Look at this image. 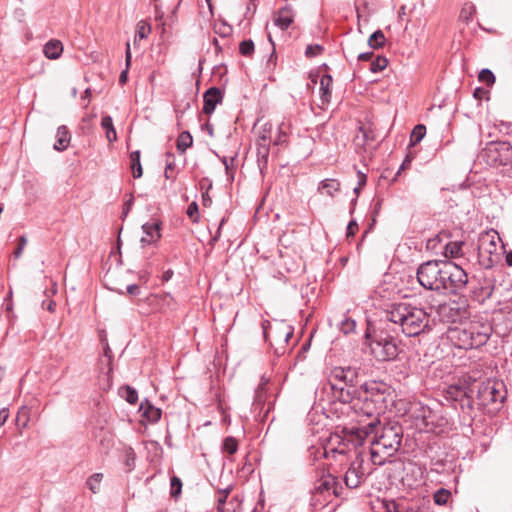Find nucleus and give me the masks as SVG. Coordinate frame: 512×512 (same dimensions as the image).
I'll list each match as a JSON object with an SVG mask.
<instances>
[{
  "instance_id": "nucleus-61",
  "label": "nucleus",
  "mask_w": 512,
  "mask_h": 512,
  "mask_svg": "<svg viewBox=\"0 0 512 512\" xmlns=\"http://www.w3.org/2000/svg\"><path fill=\"white\" fill-rule=\"evenodd\" d=\"M42 307L47 309L50 312H54L55 311V307H56V303L53 300H49L48 302L43 301Z\"/></svg>"
},
{
  "instance_id": "nucleus-4",
  "label": "nucleus",
  "mask_w": 512,
  "mask_h": 512,
  "mask_svg": "<svg viewBox=\"0 0 512 512\" xmlns=\"http://www.w3.org/2000/svg\"><path fill=\"white\" fill-rule=\"evenodd\" d=\"M355 409L371 420L367 424L353 426V430L347 433L346 438L352 442L353 448L362 446L365 439L376 430L380 423L378 417L386 410L385 397L381 393H366L355 404Z\"/></svg>"
},
{
  "instance_id": "nucleus-25",
  "label": "nucleus",
  "mask_w": 512,
  "mask_h": 512,
  "mask_svg": "<svg viewBox=\"0 0 512 512\" xmlns=\"http://www.w3.org/2000/svg\"><path fill=\"white\" fill-rule=\"evenodd\" d=\"M452 237V234L448 231H441L434 237L428 239L426 247L430 250H436L438 248V245L442 244L443 242H447Z\"/></svg>"
},
{
  "instance_id": "nucleus-62",
  "label": "nucleus",
  "mask_w": 512,
  "mask_h": 512,
  "mask_svg": "<svg viewBox=\"0 0 512 512\" xmlns=\"http://www.w3.org/2000/svg\"><path fill=\"white\" fill-rule=\"evenodd\" d=\"M9 416V412L6 408L0 410V427L5 424Z\"/></svg>"
},
{
  "instance_id": "nucleus-39",
  "label": "nucleus",
  "mask_w": 512,
  "mask_h": 512,
  "mask_svg": "<svg viewBox=\"0 0 512 512\" xmlns=\"http://www.w3.org/2000/svg\"><path fill=\"white\" fill-rule=\"evenodd\" d=\"M473 389L468 391L466 395L459 401L460 407L465 412H471L474 408V400L472 398Z\"/></svg>"
},
{
  "instance_id": "nucleus-49",
  "label": "nucleus",
  "mask_w": 512,
  "mask_h": 512,
  "mask_svg": "<svg viewBox=\"0 0 512 512\" xmlns=\"http://www.w3.org/2000/svg\"><path fill=\"white\" fill-rule=\"evenodd\" d=\"M187 215L193 222L198 221V205L196 202H192L189 204L187 208Z\"/></svg>"
},
{
  "instance_id": "nucleus-60",
  "label": "nucleus",
  "mask_w": 512,
  "mask_h": 512,
  "mask_svg": "<svg viewBox=\"0 0 512 512\" xmlns=\"http://www.w3.org/2000/svg\"><path fill=\"white\" fill-rule=\"evenodd\" d=\"M358 230V224L355 221H350L347 225V237L353 236Z\"/></svg>"
},
{
  "instance_id": "nucleus-32",
  "label": "nucleus",
  "mask_w": 512,
  "mask_h": 512,
  "mask_svg": "<svg viewBox=\"0 0 512 512\" xmlns=\"http://www.w3.org/2000/svg\"><path fill=\"white\" fill-rule=\"evenodd\" d=\"M426 134V127L423 124L416 125L410 135V145L418 144Z\"/></svg>"
},
{
  "instance_id": "nucleus-46",
  "label": "nucleus",
  "mask_w": 512,
  "mask_h": 512,
  "mask_svg": "<svg viewBox=\"0 0 512 512\" xmlns=\"http://www.w3.org/2000/svg\"><path fill=\"white\" fill-rule=\"evenodd\" d=\"M359 133H361V135H356L355 137V143L356 145L358 146H364L367 144V142L369 140H372V138L370 137L369 135V132L366 131L363 127H360L359 128Z\"/></svg>"
},
{
  "instance_id": "nucleus-51",
  "label": "nucleus",
  "mask_w": 512,
  "mask_h": 512,
  "mask_svg": "<svg viewBox=\"0 0 512 512\" xmlns=\"http://www.w3.org/2000/svg\"><path fill=\"white\" fill-rule=\"evenodd\" d=\"M286 138H287V135H286V132L284 131V123H282L281 125H279L278 136L274 140V145L284 144L286 142Z\"/></svg>"
},
{
  "instance_id": "nucleus-41",
  "label": "nucleus",
  "mask_w": 512,
  "mask_h": 512,
  "mask_svg": "<svg viewBox=\"0 0 512 512\" xmlns=\"http://www.w3.org/2000/svg\"><path fill=\"white\" fill-rule=\"evenodd\" d=\"M271 131H272V125L270 123L263 124L259 130V135H258L257 141L270 144Z\"/></svg>"
},
{
  "instance_id": "nucleus-19",
  "label": "nucleus",
  "mask_w": 512,
  "mask_h": 512,
  "mask_svg": "<svg viewBox=\"0 0 512 512\" xmlns=\"http://www.w3.org/2000/svg\"><path fill=\"white\" fill-rule=\"evenodd\" d=\"M464 245V241L462 240H454L452 241L451 238L445 242L443 249H444V255L447 258H458L463 256V250L462 247Z\"/></svg>"
},
{
  "instance_id": "nucleus-37",
  "label": "nucleus",
  "mask_w": 512,
  "mask_h": 512,
  "mask_svg": "<svg viewBox=\"0 0 512 512\" xmlns=\"http://www.w3.org/2000/svg\"><path fill=\"white\" fill-rule=\"evenodd\" d=\"M451 496V493L449 490L447 489H444V488H440L439 490H437L435 493H434V496H433V499H434V502L437 504V505H445L449 498Z\"/></svg>"
},
{
  "instance_id": "nucleus-29",
  "label": "nucleus",
  "mask_w": 512,
  "mask_h": 512,
  "mask_svg": "<svg viewBox=\"0 0 512 512\" xmlns=\"http://www.w3.org/2000/svg\"><path fill=\"white\" fill-rule=\"evenodd\" d=\"M119 394L130 404H135L138 400L137 391L129 385L121 387L119 389Z\"/></svg>"
},
{
  "instance_id": "nucleus-10",
  "label": "nucleus",
  "mask_w": 512,
  "mask_h": 512,
  "mask_svg": "<svg viewBox=\"0 0 512 512\" xmlns=\"http://www.w3.org/2000/svg\"><path fill=\"white\" fill-rule=\"evenodd\" d=\"M307 433H308V458L310 465L316 466L318 460V453L320 444V436L318 433L320 428L318 427L320 422V416L315 405L311 408L307 415Z\"/></svg>"
},
{
  "instance_id": "nucleus-33",
  "label": "nucleus",
  "mask_w": 512,
  "mask_h": 512,
  "mask_svg": "<svg viewBox=\"0 0 512 512\" xmlns=\"http://www.w3.org/2000/svg\"><path fill=\"white\" fill-rule=\"evenodd\" d=\"M468 391H471L470 387L450 386L447 390V394L449 395L450 398L459 402Z\"/></svg>"
},
{
  "instance_id": "nucleus-47",
  "label": "nucleus",
  "mask_w": 512,
  "mask_h": 512,
  "mask_svg": "<svg viewBox=\"0 0 512 512\" xmlns=\"http://www.w3.org/2000/svg\"><path fill=\"white\" fill-rule=\"evenodd\" d=\"M105 358H106V365L108 367L107 369V379L108 381L110 380V375H111V372H112V351L108 345V343L106 342L105 343V346H104V355H103Z\"/></svg>"
},
{
  "instance_id": "nucleus-45",
  "label": "nucleus",
  "mask_w": 512,
  "mask_h": 512,
  "mask_svg": "<svg viewBox=\"0 0 512 512\" xmlns=\"http://www.w3.org/2000/svg\"><path fill=\"white\" fill-rule=\"evenodd\" d=\"M239 51L243 56H251L254 52V43L252 40H244L239 45Z\"/></svg>"
},
{
  "instance_id": "nucleus-6",
  "label": "nucleus",
  "mask_w": 512,
  "mask_h": 512,
  "mask_svg": "<svg viewBox=\"0 0 512 512\" xmlns=\"http://www.w3.org/2000/svg\"><path fill=\"white\" fill-rule=\"evenodd\" d=\"M492 328L488 323L469 321L449 330V338L460 349H474L486 344Z\"/></svg>"
},
{
  "instance_id": "nucleus-15",
  "label": "nucleus",
  "mask_w": 512,
  "mask_h": 512,
  "mask_svg": "<svg viewBox=\"0 0 512 512\" xmlns=\"http://www.w3.org/2000/svg\"><path fill=\"white\" fill-rule=\"evenodd\" d=\"M338 488L339 483L337 477L330 470L327 475H325L322 470V497H324L325 494L339 496Z\"/></svg>"
},
{
  "instance_id": "nucleus-43",
  "label": "nucleus",
  "mask_w": 512,
  "mask_h": 512,
  "mask_svg": "<svg viewBox=\"0 0 512 512\" xmlns=\"http://www.w3.org/2000/svg\"><path fill=\"white\" fill-rule=\"evenodd\" d=\"M478 79L480 82H483L487 84L488 86H491L495 83V75L493 72L487 68L482 69L479 72Z\"/></svg>"
},
{
  "instance_id": "nucleus-20",
  "label": "nucleus",
  "mask_w": 512,
  "mask_h": 512,
  "mask_svg": "<svg viewBox=\"0 0 512 512\" xmlns=\"http://www.w3.org/2000/svg\"><path fill=\"white\" fill-rule=\"evenodd\" d=\"M293 335V330L289 325H286L283 322L277 323L274 326V332H272L271 336L276 342H284L287 343L289 338Z\"/></svg>"
},
{
  "instance_id": "nucleus-56",
  "label": "nucleus",
  "mask_w": 512,
  "mask_h": 512,
  "mask_svg": "<svg viewBox=\"0 0 512 512\" xmlns=\"http://www.w3.org/2000/svg\"><path fill=\"white\" fill-rule=\"evenodd\" d=\"M27 244V239L25 236H21L19 238V244H18V247L16 248V250L14 251V256L15 258H19L25 248Z\"/></svg>"
},
{
  "instance_id": "nucleus-42",
  "label": "nucleus",
  "mask_w": 512,
  "mask_h": 512,
  "mask_svg": "<svg viewBox=\"0 0 512 512\" xmlns=\"http://www.w3.org/2000/svg\"><path fill=\"white\" fill-rule=\"evenodd\" d=\"M268 381L269 380L264 376L261 378V381L258 384L257 389L255 391V402L262 403L264 401V393L266 391Z\"/></svg>"
},
{
  "instance_id": "nucleus-22",
  "label": "nucleus",
  "mask_w": 512,
  "mask_h": 512,
  "mask_svg": "<svg viewBox=\"0 0 512 512\" xmlns=\"http://www.w3.org/2000/svg\"><path fill=\"white\" fill-rule=\"evenodd\" d=\"M56 138H57V140H56V143L54 144V149H56L58 151L65 150L68 147L70 140H71L70 132L68 131L66 126L58 127L57 133H56Z\"/></svg>"
},
{
  "instance_id": "nucleus-50",
  "label": "nucleus",
  "mask_w": 512,
  "mask_h": 512,
  "mask_svg": "<svg viewBox=\"0 0 512 512\" xmlns=\"http://www.w3.org/2000/svg\"><path fill=\"white\" fill-rule=\"evenodd\" d=\"M263 335L265 340H269L272 332H274V327L272 326L271 322L269 320H263L261 323Z\"/></svg>"
},
{
  "instance_id": "nucleus-36",
  "label": "nucleus",
  "mask_w": 512,
  "mask_h": 512,
  "mask_svg": "<svg viewBox=\"0 0 512 512\" xmlns=\"http://www.w3.org/2000/svg\"><path fill=\"white\" fill-rule=\"evenodd\" d=\"M222 449L229 455H233L238 450V441L234 437H226L223 441Z\"/></svg>"
},
{
  "instance_id": "nucleus-3",
  "label": "nucleus",
  "mask_w": 512,
  "mask_h": 512,
  "mask_svg": "<svg viewBox=\"0 0 512 512\" xmlns=\"http://www.w3.org/2000/svg\"><path fill=\"white\" fill-rule=\"evenodd\" d=\"M386 319L399 325L407 337L419 336L431 330L430 314L424 308L406 302L391 304L386 311Z\"/></svg>"
},
{
  "instance_id": "nucleus-48",
  "label": "nucleus",
  "mask_w": 512,
  "mask_h": 512,
  "mask_svg": "<svg viewBox=\"0 0 512 512\" xmlns=\"http://www.w3.org/2000/svg\"><path fill=\"white\" fill-rule=\"evenodd\" d=\"M355 327L356 322L349 318L342 320L340 324V330L346 335L353 332L355 330Z\"/></svg>"
},
{
  "instance_id": "nucleus-24",
  "label": "nucleus",
  "mask_w": 512,
  "mask_h": 512,
  "mask_svg": "<svg viewBox=\"0 0 512 512\" xmlns=\"http://www.w3.org/2000/svg\"><path fill=\"white\" fill-rule=\"evenodd\" d=\"M101 127L105 130L106 138L110 143L117 140V133L114 128L111 116L106 115L102 118Z\"/></svg>"
},
{
  "instance_id": "nucleus-17",
  "label": "nucleus",
  "mask_w": 512,
  "mask_h": 512,
  "mask_svg": "<svg viewBox=\"0 0 512 512\" xmlns=\"http://www.w3.org/2000/svg\"><path fill=\"white\" fill-rule=\"evenodd\" d=\"M145 236L141 238L143 245L151 244L160 239V224L158 222L146 223L142 226Z\"/></svg>"
},
{
  "instance_id": "nucleus-1",
  "label": "nucleus",
  "mask_w": 512,
  "mask_h": 512,
  "mask_svg": "<svg viewBox=\"0 0 512 512\" xmlns=\"http://www.w3.org/2000/svg\"><path fill=\"white\" fill-rule=\"evenodd\" d=\"M419 283L428 290L457 293L468 283L467 273L452 261L431 260L417 269Z\"/></svg>"
},
{
  "instance_id": "nucleus-58",
  "label": "nucleus",
  "mask_w": 512,
  "mask_h": 512,
  "mask_svg": "<svg viewBox=\"0 0 512 512\" xmlns=\"http://www.w3.org/2000/svg\"><path fill=\"white\" fill-rule=\"evenodd\" d=\"M474 11V6L470 5L468 8H463L460 13V18L464 19L465 21H469L472 12Z\"/></svg>"
},
{
  "instance_id": "nucleus-59",
  "label": "nucleus",
  "mask_w": 512,
  "mask_h": 512,
  "mask_svg": "<svg viewBox=\"0 0 512 512\" xmlns=\"http://www.w3.org/2000/svg\"><path fill=\"white\" fill-rule=\"evenodd\" d=\"M411 161H412V158L409 155H407L392 181L396 180V177L401 173L402 170H404L410 166Z\"/></svg>"
},
{
  "instance_id": "nucleus-31",
  "label": "nucleus",
  "mask_w": 512,
  "mask_h": 512,
  "mask_svg": "<svg viewBox=\"0 0 512 512\" xmlns=\"http://www.w3.org/2000/svg\"><path fill=\"white\" fill-rule=\"evenodd\" d=\"M150 32L151 26L145 21H139L136 26L134 44H136L138 40L147 38Z\"/></svg>"
},
{
  "instance_id": "nucleus-23",
  "label": "nucleus",
  "mask_w": 512,
  "mask_h": 512,
  "mask_svg": "<svg viewBox=\"0 0 512 512\" xmlns=\"http://www.w3.org/2000/svg\"><path fill=\"white\" fill-rule=\"evenodd\" d=\"M329 67L322 63V104L324 102H329L330 96V85L332 83V76L328 74Z\"/></svg>"
},
{
  "instance_id": "nucleus-16",
  "label": "nucleus",
  "mask_w": 512,
  "mask_h": 512,
  "mask_svg": "<svg viewBox=\"0 0 512 512\" xmlns=\"http://www.w3.org/2000/svg\"><path fill=\"white\" fill-rule=\"evenodd\" d=\"M293 17L294 14L291 6L286 5L275 14L274 24L281 30H285L293 22Z\"/></svg>"
},
{
  "instance_id": "nucleus-5",
  "label": "nucleus",
  "mask_w": 512,
  "mask_h": 512,
  "mask_svg": "<svg viewBox=\"0 0 512 512\" xmlns=\"http://www.w3.org/2000/svg\"><path fill=\"white\" fill-rule=\"evenodd\" d=\"M373 433L375 435L370 445L371 461L374 465L382 466L399 451L403 428L396 422L387 423Z\"/></svg>"
},
{
  "instance_id": "nucleus-53",
  "label": "nucleus",
  "mask_w": 512,
  "mask_h": 512,
  "mask_svg": "<svg viewBox=\"0 0 512 512\" xmlns=\"http://www.w3.org/2000/svg\"><path fill=\"white\" fill-rule=\"evenodd\" d=\"M174 169H175V162L167 159L166 166H165V172H164L166 179H174V175H173Z\"/></svg>"
},
{
  "instance_id": "nucleus-57",
  "label": "nucleus",
  "mask_w": 512,
  "mask_h": 512,
  "mask_svg": "<svg viewBox=\"0 0 512 512\" xmlns=\"http://www.w3.org/2000/svg\"><path fill=\"white\" fill-rule=\"evenodd\" d=\"M232 32V28L229 25L222 24L217 30L216 33L219 34L221 37L229 36Z\"/></svg>"
},
{
  "instance_id": "nucleus-30",
  "label": "nucleus",
  "mask_w": 512,
  "mask_h": 512,
  "mask_svg": "<svg viewBox=\"0 0 512 512\" xmlns=\"http://www.w3.org/2000/svg\"><path fill=\"white\" fill-rule=\"evenodd\" d=\"M384 43H385V36L381 30H377V31L373 32L368 39V45L373 49H379V48L383 47Z\"/></svg>"
},
{
  "instance_id": "nucleus-54",
  "label": "nucleus",
  "mask_w": 512,
  "mask_h": 512,
  "mask_svg": "<svg viewBox=\"0 0 512 512\" xmlns=\"http://www.w3.org/2000/svg\"><path fill=\"white\" fill-rule=\"evenodd\" d=\"M319 490H320V486H315L314 489L312 490V497L310 500L311 512H317V504L319 502L317 493Z\"/></svg>"
},
{
  "instance_id": "nucleus-44",
  "label": "nucleus",
  "mask_w": 512,
  "mask_h": 512,
  "mask_svg": "<svg viewBox=\"0 0 512 512\" xmlns=\"http://www.w3.org/2000/svg\"><path fill=\"white\" fill-rule=\"evenodd\" d=\"M256 145H257V156H258V160L262 159L263 161H267V157H268V154H269V143H264V142H260V141H257L256 142Z\"/></svg>"
},
{
  "instance_id": "nucleus-35",
  "label": "nucleus",
  "mask_w": 512,
  "mask_h": 512,
  "mask_svg": "<svg viewBox=\"0 0 512 512\" xmlns=\"http://www.w3.org/2000/svg\"><path fill=\"white\" fill-rule=\"evenodd\" d=\"M388 65V60L384 56H377L372 60L370 65V71L373 73H378L383 71Z\"/></svg>"
},
{
  "instance_id": "nucleus-63",
  "label": "nucleus",
  "mask_w": 512,
  "mask_h": 512,
  "mask_svg": "<svg viewBox=\"0 0 512 512\" xmlns=\"http://www.w3.org/2000/svg\"><path fill=\"white\" fill-rule=\"evenodd\" d=\"M374 53L373 52H364V53H360L358 55V60L360 61H369L372 59Z\"/></svg>"
},
{
  "instance_id": "nucleus-12",
  "label": "nucleus",
  "mask_w": 512,
  "mask_h": 512,
  "mask_svg": "<svg viewBox=\"0 0 512 512\" xmlns=\"http://www.w3.org/2000/svg\"><path fill=\"white\" fill-rule=\"evenodd\" d=\"M354 449L357 455L356 459L351 463L344 477L345 484L349 488H357L365 479L366 474L363 468L364 458L362 453L357 451V447Z\"/></svg>"
},
{
  "instance_id": "nucleus-55",
  "label": "nucleus",
  "mask_w": 512,
  "mask_h": 512,
  "mask_svg": "<svg viewBox=\"0 0 512 512\" xmlns=\"http://www.w3.org/2000/svg\"><path fill=\"white\" fill-rule=\"evenodd\" d=\"M227 496H228V491H223V492L219 493V496L217 499V510L219 512L224 511V506L226 503Z\"/></svg>"
},
{
  "instance_id": "nucleus-8",
  "label": "nucleus",
  "mask_w": 512,
  "mask_h": 512,
  "mask_svg": "<svg viewBox=\"0 0 512 512\" xmlns=\"http://www.w3.org/2000/svg\"><path fill=\"white\" fill-rule=\"evenodd\" d=\"M358 369L355 367H334L331 369L328 376V383L322 387V390L327 389V385L336 398H348L349 392L345 387H353L358 381Z\"/></svg>"
},
{
  "instance_id": "nucleus-52",
  "label": "nucleus",
  "mask_w": 512,
  "mask_h": 512,
  "mask_svg": "<svg viewBox=\"0 0 512 512\" xmlns=\"http://www.w3.org/2000/svg\"><path fill=\"white\" fill-rule=\"evenodd\" d=\"M320 51V45L319 44H310L306 47L305 49V56L307 58H313V57H316L318 55Z\"/></svg>"
},
{
  "instance_id": "nucleus-64",
  "label": "nucleus",
  "mask_w": 512,
  "mask_h": 512,
  "mask_svg": "<svg viewBox=\"0 0 512 512\" xmlns=\"http://www.w3.org/2000/svg\"><path fill=\"white\" fill-rule=\"evenodd\" d=\"M127 292L130 295H137L139 293V286L136 284H131L127 287Z\"/></svg>"
},
{
  "instance_id": "nucleus-9",
  "label": "nucleus",
  "mask_w": 512,
  "mask_h": 512,
  "mask_svg": "<svg viewBox=\"0 0 512 512\" xmlns=\"http://www.w3.org/2000/svg\"><path fill=\"white\" fill-rule=\"evenodd\" d=\"M506 389L502 381L488 379L481 382L477 389L478 405L487 407L490 404L502 403L506 398Z\"/></svg>"
},
{
  "instance_id": "nucleus-27",
  "label": "nucleus",
  "mask_w": 512,
  "mask_h": 512,
  "mask_svg": "<svg viewBox=\"0 0 512 512\" xmlns=\"http://www.w3.org/2000/svg\"><path fill=\"white\" fill-rule=\"evenodd\" d=\"M130 166L134 178L142 176V166L140 163V151H134L130 154Z\"/></svg>"
},
{
  "instance_id": "nucleus-26",
  "label": "nucleus",
  "mask_w": 512,
  "mask_h": 512,
  "mask_svg": "<svg viewBox=\"0 0 512 512\" xmlns=\"http://www.w3.org/2000/svg\"><path fill=\"white\" fill-rule=\"evenodd\" d=\"M479 242L480 249H485L490 254L496 251L497 245L494 235H489V233H486L480 237Z\"/></svg>"
},
{
  "instance_id": "nucleus-7",
  "label": "nucleus",
  "mask_w": 512,
  "mask_h": 512,
  "mask_svg": "<svg viewBox=\"0 0 512 512\" xmlns=\"http://www.w3.org/2000/svg\"><path fill=\"white\" fill-rule=\"evenodd\" d=\"M370 354L378 362L395 361L400 353L399 343L396 338L382 333H366Z\"/></svg>"
},
{
  "instance_id": "nucleus-11",
  "label": "nucleus",
  "mask_w": 512,
  "mask_h": 512,
  "mask_svg": "<svg viewBox=\"0 0 512 512\" xmlns=\"http://www.w3.org/2000/svg\"><path fill=\"white\" fill-rule=\"evenodd\" d=\"M488 162L495 166L512 164V146L508 142L492 143L486 150Z\"/></svg>"
},
{
  "instance_id": "nucleus-34",
  "label": "nucleus",
  "mask_w": 512,
  "mask_h": 512,
  "mask_svg": "<svg viewBox=\"0 0 512 512\" xmlns=\"http://www.w3.org/2000/svg\"><path fill=\"white\" fill-rule=\"evenodd\" d=\"M103 479L102 473H94L87 479V487L92 493H97L100 490V484Z\"/></svg>"
},
{
  "instance_id": "nucleus-18",
  "label": "nucleus",
  "mask_w": 512,
  "mask_h": 512,
  "mask_svg": "<svg viewBox=\"0 0 512 512\" xmlns=\"http://www.w3.org/2000/svg\"><path fill=\"white\" fill-rule=\"evenodd\" d=\"M493 290L494 286L490 282L485 281L484 284H479L478 286L473 287L471 291L472 298L478 303H484L492 296Z\"/></svg>"
},
{
  "instance_id": "nucleus-40",
  "label": "nucleus",
  "mask_w": 512,
  "mask_h": 512,
  "mask_svg": "<svg viewBox=\"0 0 512 512\" xmlns=\"http://www.w3.org/2000/svg\"><path fill=\"white\" fill-rule=\"evenodd\" d=\"M182 491V481L177 476H172L170 479V495L177 498Z\"/></svg>"
},
{
  "instance_id": "nucleus-38",
  "label": "nucleus",
  "mask_w": 512,
  "mask_h": 512,
  "mask_svg": "<svg viewBox=\"0 0 512 512\" xmlns=\"http://www.w3.org/2000/svg\"><path fill=\"white\" fill-rule=\"evenodd\" d=\"M320 77V68H314L312 69L308 74V79L306 83V88L308 91H313L315 86L318 83V79Z\"/></svg>"
},
{
  "instance_id": "nucleus-13",
  "label": "nucleus",
  "mask_w": 512,
  "mask_h": 512,
  "mask_svg": "<svg viewBox=\"0 0 512 512\" xmlns=\"http://www.w3.org/2000/svg\"><path fill=\"white\" fill-rule=\"evenodd\" d=\"M223 100V93L218 87H211L203 94V112L210 115L214 112L217 104Z\"/></svg>"
},
{
  "instance_id": "nucleus-21",
  "label": "nucleus",
  "mask_w": 512,
  "mask_h": 512,
  "mask_svg": "<svg viewBox=\"0 0 512 512\" xmlns=\"http://www.w3.org/2000/svg\"><path fill=\"white\" fill-rule=\"evenodd\" d=\"M63 52V45L61 41L52 39L44 45L43 53L51 60L58 59Z\"/></svg>"
},
{
  "instance_id": "nucleus-28",
  "label": "nucleus",
  "mask_w": 512,
  "mask_h": 512,
  "mask_svg": "<svg viewBox=\"0 0 512 512\" xmlns=\"http://www.w3.org/2000/svg\"><path fill=\"white\" fill-rule=\"evenodd\" d=\"M193 144V138L188 131L182 132L177 139V149L184 153Z\"/></svg>"
},
{
  "instance_id": "nucleus-2",
  "label": "nucleus",
  "mask_w": 512,
  "mask_h": 512,
  "mask_svg": "<svg viewBox=\"0 0 512 512\" xmlns=\"http://www.w3.org/2000/svg\"><path fill=\"white\" fill-rule=\"evenodd\" d=\"M328 409L322 411V440L326 438V444H322V457L329 458V453L339 454L344 457L346 449L352 442L346 438L348 432L353 430L344 426L346 419L345 409L347 398H337Z\"/></svg>"
},
{
  "instance_id": "nucleus-14",
  "label": "nucleus",
  "mask_w": 512,
  "mask_h": 512,
  "mask_svg": "<svg viewBox=\"0 0 512 512\" xmlns=\"http://www.w3.org/2000/svg\"><path fill=\"white\" fill-rule=\"evenodd\" d=\"M139 411L141 412L142 417L150 423L158 422L162 415L161 409L155 407L147 399L141 402Z\"/></svg>"
}]
</instances>
